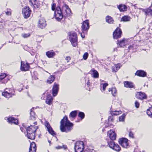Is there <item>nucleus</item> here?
Here are the masks:
<instances>
[{
    "label": "nucleus",
    "mask_w": 152,
    "mask_h": 152,
    "mask_svg": "<svg viewBox=\"0 0 152 152\" xmlns=\"http://www.w3.org/2000/svg\"><path fill=\"white\" fill-rule=\"evenodd\" d=\"M71 13L70 9L66 4L63 6V10L62 11L60 7H57L54 12V16L56 19L58 21H60L64 16H66L70 15Z\"/></svg>",
    "instance_id": "f257e3e1"
},
{
    "label": "nucleus",
    "mask_w": 152,
    "mask_h": 152,
    "mask_svg": "<svg viewBox=\"0 0 152 152\" xmlns=\"http://www.w3.org/2000/svg\"><path fill=\"white\" fill-rule=\"evenodd\" d=\"M73 124L68 120L66 116H65L61 121L60 130L62 132H68L72 129Z\"/></svg>",
    "instance_id": "f03ea898"
},
{
    "label": "nucleus",
    "mask_w": 152,
    "mask_h": 152,
    "mask_svg": "<svg viewBox=\"0 0 152 152\" xmlns=\"http://www.w3.org/2000/svg\"><path fill=\"white\" fill-rule=\"evenodd\" d=\"M38 127L34 126L31 125L26 129L27 136L28 139L34 140L35 137V132Z\"/></svg>",
    "instance_id": "7ed1b4c3"
},
{
    "label": "nucleus",
    "mask_w": 152,
    "mask_h": 152,
    "mask_svg": "<svg viewBox=\"0 0 152 152\" xmlns=\"http://www.w3.org/2000/svg\"><path fill=\"white\" fill-rule=\"evenodd\" d=\"M107 143L106 148L109 147L115 151L118 152L120 151V147L118 144L115 143L113 141L111 140H108Z\"/></svg>",
    "instance_id": "20e7f679"
},
{
    "label": "nucleus",
    "mask_w": 152,
    "mask_h": 152,
    "mask_svg": "<svg viewBox=\"0 0 152 152\" xmlns=\"http://www.w3.org/2000/svg\"><path fill=\"white\" fill-rule=\"evenodd\" d=\"M74 148L76 152H82L84 148L83 142L82 141L77 142L75 143Z\"/></svg>",
    "instance_id": "39448f33"
},
{
    "label": "nucleus",
    "mask_w": 152,
    "mask_h": 152,
    "mask_svg": "<svg viewBox=\"0 0 152 152\" xmlns=\"http://www.w3.org/2000/svg\"><path fill=\"white\" fill-rule=\"evenodd\" d=\"M70 40L73 47H76L77 45V36L75 32L71 33L69 37Z\"/></svg>",
    "instance_id": "423d86ee"
},
{
    "label": "nucleus",
    "mask_w": 152,
    "mask_h": 152,
    "mask_svg": "<svg viewBox=\"0 0 152 152\" xmlns=\"http://www.w3.org/2000/svg\"><path fill=\"white\" fill-rule=\"evenodd\" d=\"M31 12V10L28 7H26L22 9V12L25 18L27 19L29 17Z\"/></svg>",
    "instance_id": "0eeeda50"
},
{
    "label": "nucleus",
    "mask_w": 152,
    "mask_h": 152,
    "mask_svg": "<svg viewBox=\"0 0 152 152\" xmlns=\"http://www.w3.org/2000/svg\"><path fill=\"white\" fill-rule=\"evenodd\" d=\"M107 135L110 137V139H107V142L108 140H111L113 141L114 140L116 139V135L113 131L110 130L108 132Z\"/></svg>",
    "instance_id": "6e6552de"
},
{
    "label": "nucleus",
    "mask_w": 152,
    "mask_h": 152,
    "mask_svg": "<svg viewBox=\"0 0 152 152\" xmlns=\"http://www.w3.org/2000/svg\"><path fill=\"white\" fill-rule=\"evenodd\" d=\"M120 144L123 147L125 148H127L128 145V140L124 138H122L119 139L118 141Z\"/></svg>",
    "instance_id": "1a4fd4ad"
},
{
    "label": "nucleus",
    "mask_w": 152,
    "mask_h": 152,
    "mask_svg": "<svg viewBox=\"0 0 152 152\" xmlns=\"http://www.w3.org/2000/svg\"><path fill=\"white\" fill-rule=\"evenodd\" d=\"M82 30L83 31H87L89 28V24L88 20L84 21L82 23Z\"/></svg>",
    "instance_id": "9d476101"
},
{
    "label": "nucleus",
    "mask_w": 152,
    "mask_h": 152,
    "mask_svg": "<svg viewBox=\"0 0 152 152\" xmlns=\"http://www.w3.org/2000/svg\"><path fill=\"white\" fill-rule=\"evenodd\" d=\"M122 34V31L120 28H117L115 31L113 32V38L118 39L121 37Z\"/></svg>",
    "instance_id": "9b49d317"
},
{
    "label": "nucleus",
    "mask_w": 152,
    "mask_h": 152,
    "mask_svg": "<svg viewBox=\"0 0 152 152\" xmlns=\"http://www.w3.org/2000/svg\"><path fill=\"white\" fill-rule=\"evenodd\" d=\"M139 9L145 13L146 15H150L152 16V3L151 5L149 7L146 9L139 8Z\"/></svg>",
    "instance_id": "f8f14e48"
},
{
    "label": "nucleus",
    "mask_w": 152,
    "mask_h": 152,
    "mask_svg": "<svg viewBox=\"0 0 152 152\" xmlns=\"http://www.w3.org/2000/svg\"><path fill=\"white\" fill-rule=\"evenodd\" d=\"M7 75L5 73H2L0 75V83H6L9 79L6 77Z\"/></svg>",
    "instance_id": "ddd939ff"
},
{
    "label": "nucleus",
    "mask_w": 152,
    "mask_h": 152,
    "mask_svg": "<svg viewBox=\"0 0 152 152\" xmlns=\"http://www.w3.org/2000/svg\"><path fill=\"white\" fill-rule=\"evenodd\" d=\"M45 126L47 127L49 132L51 135H56L55 133L50 126L49 123L46 121L45 123Z\"/></svg>",
    "instance_id": "4468645a"
},
{
    "label": "nucleus",
    "mask_w": 152,
    "mask_h": 152,
    "mask_svg": "<svg viewBox=\"0 0 152 152\" xmlns=\"http://www.w3.org/2000/svg\"><path fill=\"white\" fill-rule=\"evenodd\" d=\"M29 66L27 63H24L22 61L21 62L20 69L22 71H26L28 69Z\"/></svg>",
    "instance_id": "2eb2a0df"
},
{
    "label": "nucleus",
    "mask_w": 152,
    "mask_h": 152,
    "mask_svg": "<svg viewBox=\"0 0 152 152\" xmlns=\"http://www.w3.org/2000/svg\"><path fill=\"white\" fill-rule=\"evenodd\" d=\"M136 97L142 100L144 99H146L147 96L143 92H138L136 94Z\"/></svg>",
    "instance_id": "dca6fc26"
},
{
    "label": "nucleus",
    "mask_w": 152,
    "mask_h": 152,
    "mask_svg": "<svg viewBox=\"0 0 152 152\" xmlns=\"http://www.w3.org/2000/svg\"><path fill=\"white\" fill-rule=\"evenodd\" d=\"M39 27L42 29L44 28L46 25V21L44 18H41L39 20L38 22Z\"/></svg>",
    "instance_id": "f3484780"
},
{
    "label": "nucleus",
    "mask_w": 152,
    "mask_h": 152,
    "mask_svg": "<svg viewBox=\"0 0 152 152\" xmlns=\"http://www.w3.org/2000/svg\"><path fill=\"white\" fill-rule=\"evenodd\" d=\"M58 85L56 83L54 84L52 89L53 96H55L57 95L58 90Z\"/></svg>",
    "instance_id": "a211bd4d"
},
{
    "label": "nucleus",
    "mask_w": 152,
    "mask_h": 152,
    "mask_svg": "<svg viewBox=\"0 0 152 152\" xmlns=\"http://www.w3.org/2000/svg\"><path fill=\"white\" fill-rule=\"evenodd\" d=\"M92 76L94 78H98L99 74L98 72L94 69H92L90 71Z\"/></svg>",
    "instance_id": "6ab92c4d"
},
{
    "label": "nucleus",
    "mask_w": 152,
    "mask_h": 152,
    "mask_svg": "<svg viewBox=\"0 0 152 152\" xmlns=\"http://www.w3.org/2000/svg\"><path fill=\"white\" fill-rule=\"evenodd\" d=\"M36 147L35 143L32 142L30 144V146L29 148V152H36Z\"/></svg>",
    "instance_id": "aec40b11"
},
{
    "label": "nucleus",
    "mask_w": 152,
    "mask_h": 152,
    "mask_svg": "<svg viewBox=\"0 0 152 152\" xmlns=\"http://www.w3.org/2000/svg\"><path fill=\"white\" fill-rule=\"evenodd\" d=\"M135 74L140 77H145L146 76V73L143 70H139L137 71Z\"/></svg>",
    "instance_id": "412c9836"
},
{
    "label": "nucleus",
    "mask_w": 152,
    "mask_h": 152,
    "mask_svg": "<svg viewBox=\"0 0 152 152\" xmlns=\"http://www.w3.org/2000/svg\"><path fill=\"white\" fill-rule=\"evenodd\" d=\"M77 114V111H73L71 112L69 115V117L72 121L76 117Z\"/></svg>",
    "instance_id": "4be33fe9"
},
{
    "label": "nucleus",
    "mask_w": 152,
    "mask_h": 152,
    "mask_svg": "<svg viewBox=\"0 0 152 152\" xmlns=\"http://www.w3.org/2000/svg\"><path fill=\"white\" fill-rule=\"evenodd\" d=\"M2 95L7 98H9L14 96V94L9 92L7 91H5L2 92Z\"/></svg>",
    "instance_id": "5701e85b"
},
{
    "label": "nucleus",
    "mask_w": 152,
    "mask_h": 152,
    "mask_svg": "<svg viewBox=\"0 0 152 152\" xmlns=\"http://www.w3.org/2000/svg\"><path fill=\"white\" fill-rule=\"evenodd\" d=\"M7 121L9 123L11 124L14 123L15 124H17L18 123V121L17 119L12 117L9 118L7 119Z\"/></svg>",
    "instance_id": "b1692460"
},
{
    "label": "nucleus",
    "mask_w": 152,
    "mask_h": 152,
    "mask_svg": "<svg viewBox=\"0 0 152 152\" xmlns=\"http://www.w3.org/2000/svg\"><path fill=\"white\" fill-rule=\"evenodd\" d=\"M127 41L125 39H123L122 40L120 41H118V44L120 47H123L126 44Z\"/></svg>",
    "instance_id": "393cba45"
},
{
    "label": "nucleus",
    "mask_w": 152,
    "mask_h": 152,
    "mask_svg": "<svg viewBox=\"0 0 152 152\" xmlns=\"http://www.w3.org/2000/svg\"><path fill=\"white\" fill-rule=\"evenodd\" d=\"M53 100V98L50 94H48L47 96V98L46 100V103L50 105L52 103Z\"/></svg>",
    "instance_id": "a878e982"
},
{
    "label": "nucleus",
    "mask_w": 152,
    "mask_h": 152,
    "mask_svg": "<svg viewBox=\"0 0 152 152\" xmlns=\"http://www.w3.org/2000/svg\"><path fill=\"white\" fill-rule=\"evenodd\" d=\"M46 55L48 58H52L55 56L56 53L52 50L47 52L46 53Z\"/></svg>",
    "instance_id": "bb28decb"
},
{
    "label": "nucleus",
    "mask_w": 152,
    "mask_h": 152,
    "mask_svg": "<svg viewBox=\"0 0 152 152\" xmlns=\"http://www.w3.org/2000/svg\"><path fill=\"white\" fill-rule=\"evenodd\" d=\"M117 7L121 12H123L126 10V7L125 5L122 4L117 5Z\"/></svg>",
    "instance_id": "cd10ccee"
},
{
    "label": "nucleus",
    "mask_w": 152,
    "mask_h": 152,
    "mask_svg": "<svg viewBox=\"0 0 152 152\" xmlns=\"http://www.w3.org/2000/svg\"><path fill=\"white\" fill-rule=\"evenodd\" d=\"M121 65L119 64H117L115 65L114 66L112 67V69L113 72H116L120 68Z\"/></svg>",
    "instance_id": "c85d7f7f"
},
{
    "label": "nucleus",
    "mask_w": 152,
    "mask_h": 152,
    "mask_svg": "<svg viewBox=\"0 0 152 152\" xmlns=\"http://www.w3.org/2000/svg\"><path fill=\"white\" fill-rule=\"evenodd\" d=\"M55 76L50 75L48 79L47 82L49 84H51L52 83L55 79Z\"/></svg>",
    "instance_id": "c756f323"
},
{
    "label": "nucleus",
    "mask_w": 152,
    "mask_h": 152,
    "mask_svg": "<svg viewBox=\"0 0 152 152\" xmlns=\"http://www.w3.org/2000/svg\"><path fill=\"white\" fill-rule=\"evenodd\" d=\"M124 86L127 88H133L134 86L132 83L128 81H126L124 83Z\"/></svg>",
    "instance_id": "7c9ffc66"
},
{
    "label": "nucleus",
    "mask_w": 152,
    "mask_h": 152,
    "mask_svg": "<svg viewBox=\"0 0 152 152\" xmlns=\"http://www.w3.org/2000/svg\"><path fill=\"white\" fill-rule=\"evenodd\" d=\"M106 21L109 23L112 24L114 22L113 18L110 16H107L106 18Z\"/></svg>",
    "instance_id": "2f4dec72"
},
{
    "label": "nucleus",
    "mask_w": 152,
    "mask_h": 152,
    "mask_svg": "<svg viewBox=\"0 0 152 152\" xmlns=\"http://www.w3.org/2000/svg\"><path fill=\"white\" fill-rule=\"evenodd\" d=\"M131 19L130 17L128 16H124L121 18V21L124 22H128L130 21Z\"/></svg>",
    "instance_id": "473e14b6"
},
{
    "label": "nucleus",
    "mask_w": 152,
    "mask_h": 152,
    "mask_svg": "<svg viewBox=\"0 0 152 152\" xmlns=\"http://www.w3.org/2000/svg\"><path fill=\"white\" fill-rule=\"evenodd\" d=\"M33 109L34 108H33L30 110V118L32 120L34 119L35 118V113L34 111H33Z\"/></svg>",
    "instance_id": "72a5a7b5"
},
{
    "label": "nucleus",
    "mask_w": 152,
    "mask_h": 152,
    "mask_svg": "<svg viewBox=\"0 0 152 152\" xmlns=\"http://www.w3.org/2000/svg\"><path fill=\"white\" fill-rule=\"evenodd\" d=\"M122 111L121 110L120 111H117V110H111L110 111V113L112 115H118L119 114H120L121 113Z\"/></svg>",
    "instance_id": "f704fd0d"
},
{
    "label": "nucleus",
    "mask_w": 152,
    "mask_h": 152,
    "mask_svg": "<svg viewBox=\"0 0 152 152\" xmlns=\"http://www.w3.org/2000/svg\"><path fill=\"white\" fill-rule=\"evenodd\" d=\"M109 92H110V91H111L112 95L113 96H115L117 92V90L115 88H109Z\"/></svg>",
    "instance_id": "c9c22d12"
},
{
    "label": "nucleus",
    "mask_w": 152,
    "mask_h": 152,
    "mask_svg": "<svg viewBox=\"0 0 152 152\" xmlns=\"http://www.w3.org/2000/svg\"><path fill=\"white\" fill-rule=\"evenodd\" d=\"M100 89L102 92H103L104 91V83L103 81L101 82L100 85Z\"/></svg>",
    "instance_id": "e433bc0d"
},
{
    "label": "nucleus",
    "mask_w": 152,
    "mask_h": 152,
    "mask_svg": "<svg viewBox=\"0 0 152 152\" xmlns=\"http://www.w3.org/2000/svg\"><path fill=\"white\" fill-rule=\"evenodd\" d=\"M147 113L148 115L152 118V107H150L147 111Z\"/></svg>",
    "instance_id": "4c0bfd02"
},
{
    "label": "nucleus",
    "mask_w": 152,
    "mask_h": 152,
    "mask_svg": "<svg viewBox=\"0 0 152 152\" xmlns=\"http://www.w3.org/2000/svg\"><path fill=\"white\" fill-rule=\"evenodd\" d=\"M78 116L79 118H80L81 120H82L84 118L85 114L83 112H80L79 113Z\"/></svg>",
    "instance_id": "58836bf2"
},
{
    "label": "nucleus",
    "mask_w": 152,
    "mask_h": 152,
    "mask_svg": "<svg viewBox=\"0 0 152 152\" xmlns=\"http://www.w3.org/2000/svg\"><path fill=\"white\" fill-rule=\"evenodd\" d=\"M55 148L57 149L63 148L64 149H66L67 148L66 145H62V146H58L55 147Z\"/></svg>",
    "instance_id": "ea45409f"
},
{
    "label": "nucleus",
    "mask_w": 152,
    "mask_h": 152,
    "mask_svg": "<svg viewBox=\"0 0 152 152\" xmlns=\"http://www.w3.org/2000/svg\"><path fill=\"white\" fill-rule=\"evenodd\" d=\"M126 116V114L125 113L123 114L121 116L119 117V121H124L125 118Z\"/></svg>",
    "instance_id": "a19ab883"
},
{
    "label": "nucleus",
    "mask_w": 152,
    "mask_h": 152,
    "mask_svg": "<svg viewBox=\"0 0 152 152\" xmlns=\"http://www.w3.org/2000/svg\"><path fill=\"white\" fill-rule=\"evenodd\" d=\"M5 12L6 15L8 16L10 15L11 13V10L10 9H7L5 11Z\"/></svg>",
    "instance_id": "79ce46f5"
},
{
    "label": "nucleus",
    "mask_w": 152,
    "mask_h": 152,
    "mask_svg": "<svg viewBox=\"0 0 152 152\" xmlns=\"http://www.w3.org/2000/svg\"><path fill=\"white\" fill-rule=\"evenodd\" d=\"M30 34L28 33H24L22 34V36L24 38H27L30 37Z\"/></svg>",
    "instance_id": "37998d69"
},
{
    "label": "nucleus",
    "mask_w": 152,
    "mask_h": 152,
    "mask_svg": "<svg viewBox=\"0 0 152 152\" xmlns=\"http://www.w3.org/2000/svg\"><path fill=\"white\" fill-rule=\"evenodd\" d=\"M88 53L86 52L85 53L83 56V59L85 60H86L88 58Z\"/></svg>",
    "instance_id": "c03bdc74"
},
{
    "label": "nucleus",
    "mask_w": 152,
    "mask_h": 152,
    "mask_svg": "<svg viewBox=\"0 0 152 152\" xmlns=\"http://www.w3.org/2000/svg\"><path fill=\"white\" fill-rule=\"evenodd\" d=\"M129 136L132 138H134V134L131 130L129 132Z\"/></svg>",
    "instance_id": "a18cd8bd"
},
{
    "label": "nucleus",
    "mask_w": 152,
    "mask_h": 152,
    "mask_svg": "<svg viewBox=\"0 0 152 152\" xmlns=\"http://www.w3.org/2000/svg\"><path fill=\"white\" fill-rule=\"evenodd\" d=\"M113 115H112L111 116H110L108 118V120L109 122L110 121H112L113 120Z\"/></svg>",
    "instance_id": "49530a36"
},
{
    "label": "nucleus",
    "mask_w": 152,
    "mask_h": 152,
    "mask_svg": "<svg viewBox=\"0 0 152 152\" xmlns=\"http://www.w3.org/2000/svg\"><path fill=\"white\" fill-rule=\"evenodd\" d=\"M135 107L137 108H138L139 107V105H140V104L137 101H136V102H135Z\"/></svg>",
    "instance_id": "de8ad7c7"
},
{
    "label": "nucleus",
    "mask_w": 152,
    "mask_h": 152,
    "mask_svg": "<svg viewBox=\"0 0 152 152\" xmlns=\"http://www.w3.org/2000/svg\"><path fill=\"white\" fill-rule=\"evenodd\" d=\"M71 59V58L69 56H66L65 58V60L67 61V62H68Z\"/></svg>",
    "instance_id": "09e8293b"
},
{
    "label": "nucleus",
    "mask_w": 152,
    "mask_h": 152,
    "mask_svg": "<svg viewBox=\"0 0 152 152\" xmlns=\"http://www.w3.org/2000/svg\"><path fill=\"white\" fill-rule=\"evenodd\" d=\"M55 4H53V5H52V10H54L55 9Z\"/></svg>",
    "instance_id": "8fccbe9b"
},
{
    "label": "nucleus",
    "mask_w": 152,
    "mask_h": 152,
    "mask_svg": "<svg viewBox=\"0 0 152 152\" xmlns=\"http://www.w3.org/2000/svg\"><path fill=\"white\" fill-rule=\"evenodd\" d=\"M133 48V47L132 45H130L128 47V48L129 50L132 49Z\"/></svg>",
    "instance_id": "3c124183"
},
{
    "label": "nucleus",
    "mask_w": 152,
    "mask_h": 152,
    "mask_svg": "<svg viewBox=\"0 0 152 152\" xmlns=\"http://www.w3.org/2000/svg\"><path fill=\"white\" fill-rule=\"evenodd\" d=\"M3 28V26L2 25V23H0V29L2 30V29Z\"/></svg>",
    "instance_id": "603ef678"
},
{
    "label": "nucleus",
    "mask_w": 152,
    "mask_h": 152,
    "mask_svg": "<svg viewBox=\"0 0 152 152\" xmlns=\"http://www.w3.org/2000/svg\"><path fill=\"white\" fill-rule=\"evenodd\" d=\"M81 36L83 38H84L85 37V36L84 35H83L82 34H81Z\"/></svg>",
    "instance_id": "864d4df0"
},
{
    "label": "nucleus",
    "mask_w": 152,
    "mask_h": 152,
    "mask_svg": "<svg viewBox=\"0 0 152 152\" xmlns=\"http://www.w3.org/2000/svg\"><path fill=\"white\" fill-rule=\"evenodd\" d=\"M108 85V84L107 83H105V88Z\"/></svg>",
    "instance_id": "5fc2aeb1"
},
{
    "label": "nucleus",
    "mask_w": 152,
    "mask_h": 152,
    "mask_svg": "<svg viewBox=\"0 0 152 152\" xmlns=\"http://www.w3.org/2000/svg\"><path fill=\"white\" fill-rule=\"evenodd\" d=\"M34 124H35V125H36L37 124V122H35Z\"/></svg>",
    "instance_id": "6e6d98bb"
},
{
    "label": "nucleus",
    "mask_w": 152,
    "mask_h": 152,
    "mask_svg": "<svg viewBox=\"0 0 152 152\" xmlns=\"http://www.w3.org/2000/svg\"><path fill=\"white\" fill-rule=\"evenodd\" d=\"M20 129L21 130V131L22 132H23V128H20Z\"/></svg>",
    "instance_id": "4d7b16f0"
},
{
    "label": "nucleus",
    "mask_w": 152,
    "mask_h": 152,
    "mask_svg": "<svg viewBox=\"0 0 152 152\" xmlns=\"http://www.w3.org/2000/svg\"><path fill=\"white\" fill-rule=\"evenodd\" d=\"M48 142H49V143H50V142H51V141H50V140H48Z\"/></svg>",
    "instance_id": "13d9d810"
},
{
    "label": "nucleus",
    "mask_w": 152,
    "mask_h": 152,
    "mask_svg": "<svg viewBox=\"0 0 152 152\" xmlns=\"http://www.w3.org/2000/svg\"><path fill=\"white\" fill-rule=\"evenodd\" d=\"M41 99H44V98H43V96H42V97H41Z\"/></svg>",
    "instance_id": "bf43d9fd"
},
{
    "label": "nucleus",
    "mask_w": 152,
    "mask_h": 152,
    "mask_svg": "<svg viewBox=\"0 0 152 152\" xmlns=\"http://www.w3.org/2000/svg\"><path fill=\"white\" fill-rule=\"evenodd\" d=\"M79 121H76V122H78Z\"/></svg>",
    "instance_id": "052dcab7"
},
{
    "label": "nucleus",
    "mask_w": 152,
    "mask_h": 152,
    "mask_svg": "<svg viewBox=\"0 0 152 152\" xmlns=\"http://www.w3.org/2000/svg\"><path fill=\"white\" fill-rule=\"evenodd\" d=\"M37 8H38V6H37Z\"/></svg>",
    "instance_id": "680f3d73"
}]
</instances>
